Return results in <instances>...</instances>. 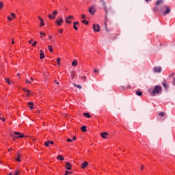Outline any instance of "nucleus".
Here are the masks:
<instances>
[{
	"mask_svg": "<svg viewBox=\"0 0 175 175\" xmlns=\"http://www.w3.org/2000/svg\"><path fill=\"white\" fill-rule=\"evenodd\" d=\"M81 18H83V19L85 18V14H82Z\"/></svg>",
	"mask_w": 175,
	"mask_h": 175,
	"instance_id": "nucleus-45",
	"label": "nucleus"
},
{
	"mask_svg": "<svg viewBox=\"0 0 175 175\" xmlns=\"http://www.w3.org/2000/svg\"><path fill=\"white\" fill-rule=\"evenodd\" d=\"M161 91H162V86L155 85L154 87L153 90H152V92L150 93V95L152 96H154L155 94H159V92H161Z\"/></svg>",
	"mask_w": 175,
	"mask_h": 175,
	"instance_id": "nucleus-1",
	"label": "nucleus"
},
{
	"mask_svg": "<svg viewBox=\"0 0 175 175\" xmlns=\"http://www.w3.org/2000/svg\"><path fill=\"white\" fill-rule=\"evenodd\" d=\"M83 116L86 117V118H91V115H90L88 113H83Z\"/></svg>",
	"mask_w": 175,
	"mask_h": 175,
	"instance_id": "nucleus-21",
	"label": "nucleus"
},
{
	"mask_svg": "<svg viewBox=\"0 0 175 175\" xmlns=\"http://www.w3.org/2000/svg\"><path fill=\"white\" fill-rule=\"evenodd\" d=\"M16 76H20V73H17Z\"/></svg>",
	"mask_w": 175,
	"mask_h": 175,
	"instance_id": "nucleus-59",
	"label": "nucleus"
},
{
	"mask_svg": "<svg viewBox=\"0 0 175 175\" xmlns=\"http://www.w3.org/2000/svg\"><path fill=\"white\" fill-rule=\"evenodd\" d=\"M81 131L83 132H86L87 131V126H82L81 128Z\"/></svg>",
	"mask_w": 175,
	"mask_h": 175,
	"instance_id": "nucleus-24",
	"label": "nucleus"
},
{
	"mask_svg": "<svg viewBox=\"0 0 175 175\" xmlns=\"http://www.w3.org/2000/svg\"><path fill=\"white\" fill-rule=\"evenodd\" d=\"M40 59H43V58H44V52L42 50L40 51Z\"/></svg>",
	"mask_w": 175,
	"mask_h": 175,
	"instance_id": "nucleus-15",
	"label": "nucleus"
},
{
	"mask_svg": "<svg viewBox=\"0 0 175 175\" xmlns=\"http://www.w3.org/2000/svg\"><path fill=\"white\" fill-rule=\"evenodd\" d=\"M57 65L60 66L61 65V58L59 57L57 59Z\"/></svg>",
	"mask_w": 175,
	"mask_h": 175,
	"instance_id": "nucleus-29",
	"label": "nucleus"
},
{
	"mask_svg": "<svg viewBox=\"0 0 175 175\" xmlns=\"http://www.w3.org/2000/svg\"><path fill=\"white\" fill-rule=\"evenodd\" d=\"M57 14H58V11L54 10L52 12V14L48 15V17L51 20H54V18H55Z\"/></svg>",
	"mask_w": 175,
	"mask_h": 175,
	"instance_id": "nucleus-2",
	"label": "nucleus"
},
{
	"mask_svg": "<svg viewBox=\"0 0 175 175\" xmlns=\"http://www.w3.org/2000/svg\"><path fill=\"white\" fill-rule=\"evenodd\" d=\"M81 80H83V81H85V80H87V77L85 76H83L81 77Z\"/></svg>",
	"mask_w": 175,
	"mask_h": 175,
	"instance_id": "nucleus-33",
	"label": "nucleus"
},
{
	"mask_svg": "<svg viewBox=\"0 0 175 175\" xmlns=\"http://www.w3.org/2000/svg\"><path fill=\"white\" fill-rule=\"evenodd\" d=\"M77 25H79V21L73 23V28L74 29H75V31H77L78 29V28L77 27Z\"/></svg>",
	"mask_w": 175,
	"mask_h": 175,
	"instance_id": "nucleus-16",
	"label": "nucleus"
},
{
	"mask_svg": "<svg viewBox=\"0 0 175 175\" xmlns=\"http://www.w3.org/2000/svg\"><path fill=\"white\" fill-rule=\"evenodd\" d=\"M89 13H90V14H95V8H94V7H90L89 8Z\"/></svg>",
	"mask_w": 175,
	"mask_h": 175,
	"instance_id": "nucleus-10",
	"label": "nucleus"
},
{
	"mask_svg": "<svg viewBox=\"0 0 175 175\" xmlns=\"http://www.w3.org/2000/svg\"><path fill=\"white\" fill-rule=\"evenodd\" d=\"M109 133L107 132H103L102 133H100V136L101 137H103V139H106V136H108Z\"/></svg>",
	"mask_w": 175,
	"mask_h": 175,
	"instance_id": "nucleus-12",
	"label": "nucleus"
},
{
	"mask_svg": "<svg viewBox=\"0 0 175 175\" xmlns=\"http://www.w3.org/2000/svg\"><path fill=\"white\" fill-rule=\"evenodd\" d=\"M55 23L56 24H57V25L61 26L62 25V23H64V19L62 18H60V19L57 20Z\"/></svg>",
	"mask_w": 175,
	"mask_h": 175,
	"instance_id": "nucleus-7",
	"label": "nucleus"
},
{
	"mask_svg": "<svg viewBox=\"0 0 175 175\" xmlns=\"http://www.w3.org/2000/svg\"><path fill=\"white\" fill-rule=\"evenodd\" d=\"M146 1V2H148V0H145Z\"/></svg>",
	"mask_w": 175,
	"mask_h": 175,
	"instance_id": "nucleus-63",
	"label": "nucleus"
},
{
	"mask_svg": "<svg viewBox=\"0 0 175 175\" xmlns=\"http://www.w3.org/2000/svg\"><path fill=\"white\" fill-rule=\"evenodd\" d=\"M68 174H72V172L65 171V174L64 175H68Z\"/></svg>",
	"mask_w": 175,
	"mask_h": 175,
	"instance_id": "nucleus-35",
	"label": "nucleus"
},
{
	"mask_svg": "<svg viewBox=\"0 0 175 175\" xmlns=\"http://www.w3.org/2000/svg\"><path fill=\"white\" fill-rule=\"evenodd\" d=\"M172 84H173V85H175V77H174V79H173Z\"/></svg>",
	"mask_w": 175,
	"mask_h": 175,
	"instance_id": "nucleus-44",
	"label": "nucleus"
},
{
	"mask_svg": "<svg viewBox=\"0 0 175 175\" xmlns=\"http://www.w3.org/2000/svg\"><path fill=\"white\" fill-rule=\"evenodd\" d=\"M81 22L83 23V24H85V25H88V21L85 20H83Z\"/></svg>",
	"mask_w": 175,
	"mask_h": 175,
	"instance_id": "nucleus-32",
	"label": "nucleus"
},
{
	"mask_svg": "<svg viewBox=\"0 0 175 175\" xmlns=\"http://www.w3.org/2000/svg\"><path fill=\"white\" fill-rule=\"evenodd\" d=\"M8 175H13V174H12V172H10Z\"/></svg>",
	"mask_w": 175,
	"mask_h": 175,
	"instance_id": "nucleus-61",
	"label": "nucleus"
},
{
	"mask_svg": "<svg viewBox=\"0 0 175 175\" xmlns=\"http://www.w3.org/2000/svg\"><path fill=\"white\" fill-rule=\"evenodd\" d=\"M70 75H71V79L72 80H73V79H75V72L71 71Z\"/></svg>",
	"mask_w": 175,
	"mask_h": 175,
	"instance_id": "nucleus-28",
	"label": "nucleus"
},
{
	"mask_svg": "<svg viewBox=\"0 0 175 175\" xmlns=\"http://www.w3.org/2000/svg\"><path fill=\"white\" fill-rule=\"evenodd\" d=\"M12 44H14V39L12 38Z\"/></svg>",
	"mask_w": 175,
	"mask_h": 175,
	"instance_id": "nucleus-52",
	"label": "nucleus"
},
{
	"mask_svg": "<svg viewBox=\"0 0 175 175\" xmlns=\"http://www.w3.org/2000/svg\"><path fill=\"white\" fill-rule=\"evenodd\" d=\"M11 16H12V17H16V15L14 13H12Z\"/></svg>",
	"mask_w": 175,
	"mask_h": 175,
	"instance_id": "nucleus-48",
	"label": "nucleus"
},
{
	"mask_svg": "<svg viewBox=\"0 0 175 175\" xmlns=\"http://www.w3.org/2000/svg\"><path fill=\"white\" fill-rule=\"evenodd\" d=\"M31 81H33V78H31Z\"/></svg>",
	"mask_w": 175,
	"mask_h": 175,
	"instance_id": "nucleus-60",
	"label": "nucleus"
},
{
	"mask_svg": "<svg viewBox=\"0 0 175 175\" xmlns=\"http://www.w3.org/2000/svg\"><path fill=\"white\" fill-rule=\"evenodd\" d=\"M54 81H55V83H56L57 84V85H59V82H57L56 80H55Z\"/></svg>",
	"mask_w": 175,
	"mask_h": 175,
	"instance_id": "nucleus-53",
	"label": "nucleus"
},
{
	"mask_svg": "<svg viewBox=\"0 0 175 175\" xmlns=\"http://www.w3.org/2000/svg\"><path fill=\"white\" fill-rule=\"evenodd\" d=\"M159 116H160V117H163V116H165V113H163V112H160V113H159Z\"/></svg>",
	"mask_w": 175,
	"mask_h": 175,
	"instance_id": "nucleus-34",
	"label": "nucleus"
},
{
	"mask_svg": "<svg viewBox=\"0 0 175 175\" xmlns=\"http://www.w3.org/2000/svg\"><path fill=\"white\" fill-rule=\"evenodd\" d=\"M88 166V162L85 161L84 163H82L81 165V168L82 169H85Z\"/></svg>",
	"mask_w": 175,
	"mask_h": 175,
	"instance_id": "nucleus-14",
	"label": "nucleus"
},
{
	"mask_svg": "<svg viewBox=\"0 0 175 175\" xmlns=\"http://www.w3.org/2000/svg\"><path fill=\"white\" fill-rule=\"evenodd\" d=\"M16 161H17L18 162H21V156H20V154L17 155V158L16 159Z\"/></svg>",
	"mask_w": 175,
	"mask_h": 175,
	"instance_id": "nucleus-22",
	"label": "nucleus"
},
{
	"mask_svg": "<svg viewBox=\"0 0 175 175\" xmlns=\"http://www.w3.org/2000/svg\"><path fill=\"white\" fill-rule=\"evenodd\" d=\"M40 35H42V36H46V33H43V32H40Z\"/></svg>",
	"mask_w": 175,
	"mask_h": 175,
	"instance_id": "nucleus-43",
	"label": "nucleus"
},
{
	"mask_svg": "<svg viewBox=\"0 0 175 175\" xmlns=\"http://www.w3.org/2000/svg\"><path fill=\"white\" fill-rule=\"evenodd\" d=\"M38 18L40 21V27H43L44 25V21L40 16H38Z\"/></svg>",
	"mask_w": 175,
	"mask_h": 175,
	"instance_id": "nucleus-11",
	"label": "nucleus"
},
{
	"mask_svg": "<svg viewBox=\"0 0 175 175\" xmlns=\"http://www.w3.org/2000/svg\"><path fill=\"white\" fill-rule=\"evenodd\" d=\"M174 72H172L171 75H170V76H172V77H173V76H174Z\"/></svg>",
	"mask_w": 175,
	"mask_h": 175,
	"instance_id": "nucleus-55",
	"label": "nucleus"
},
{
	"mask_svg": "<svg viewBox=\"0 0 175 175\" xmlns=\"http://www.w3.org/2000/svg\"><path fill=\"white\" fill-rule=\"evenodd\" d=\"M143 167H144V165H142V167H141V170H143Z\"/></svg>",
	"mask_w": 175,
	"mask_h": 175,
	"instance_id": "nucleus-57",
	"label": "nucleus"
},
{
	"mask_svg": "<svg viewBox=\"0 0 175 175\" xmlns=\"http://www.w3.org/2000/svg\"><path fill=\"white\" fill-rule=\"evenodd\" d=\"M26 83H29V84H31V81L28 79H26Z\"/></svg>",
	"mask_w": 175,
	"mask_h": 175,
	"instance_id": "nucleus-46",
	"label": "nucleus"
},
{
	"mask_svg": "<svg viewBox=\"0 0 175 175\" xmlns=\"http://www.w3.org/2000/svg\"><path fill=\"white\" fill-rule=\"evenodd\" d=\"M59 32L60 33H62L64 32V29H60L59 30Z\"/></svg>",
	"mask_w": 175,
	"mask_h": 175,
	"instance_id": "nucleus-40",
	"label": "nucleus"
},
{
	"mask_svg": "<svg viewBox=\"0 0 175 175\" xmlns=\"http://www.w3.org/2000/svg\"><path fill=\"white\" fill-rule=\"evenodd\" d=\"M0 120L1 121H3V122H5V118H3V117H0Z\"/></svg>",
	"mask_w": 175,
	"mask_h": 175,
	"instance_id": "nucleus-39",
	"label": "nucleus"
},
{
	"mask_svg": "<svg viewBox=\"0 0 175 175\" xmlns=\"http://www.w3.org/2000/svg\"><path fill=\"white\" fill-rule=\"evenodd\" d=\"M8 20H10V21H12V18L10 16L7 17Z\"/></svg>",
	"mask_w": 175,
	"mask_h": 175,
	"instance_id": "nucleus-41",
	"label": "nucleus"
},
{
	"mask_svg": "<svg viewBox=\"0 0 175 175\" xmlns=\"http://www.w3.org/2000/svg\"><path fill=\"white\" fill-rule=\"evenodd\" d=\"M72 65L73 66H77V62L76 59H74L73 62H72Z\"/></svg>",
	"mask_w": 175,
	"mask_h": 175,
	"instance_id": "nucleus-25",
	"label": "nucleus"
},
{
	"mask_svg": "<svg viewBox=\"0 0 175 175\" xmlns=\"http://www.w3.org/2000/svg\"><path fill=\"white\" fill-rule=\"evenodd\" d=\"M18 173H20V171H16V172H15V175H18Z\"/></svg>",
	"mask_w": 175,
	"mask_h": 175,
	"instance_id": "nucleus-47",
	"label": "nucleus"
},
{
	"mask_svg": "<svg viewBox=\"0 0 175 175\" xmlns=\"http://www.w3.org/2000/svg\"><path fill=\"white\" fill-rule=\"evenodd\" d=\"M27 96H29V93H27Z\"/></svg>",
	"mask_w": 175,
	"mask_h": 175,
	"instance_id": "nucleus-58",
	"label": "nucleus"
},
{
	"mask_svg": "<svg viewBox=\"0 0 175 175\" xmlns=\"http://www.w3.org/2000/svg\"><path fill=\"white\" fill-rule=\"evenodd\" d=\"M162 2H163V0H158V1L156 2L157 6H158L159 5H161V3H162Z\"/></svg>",
	"mask_w": 175,
	"mask_h": 175,
	"instance_id": "nucleus-26",
	"label": "nucleus"
},
{
	"mask_svg": "<svg viewBox=\"0 0 175 175\" xmlns=\"http://www.w3.org/2000/svg\"><path fill=\"white\" fill-rule=\"evenodd\" d=\"M26 92H27V94H29L30 91L29 90H26Z\"/></svg>",
	"mask_w": 175,
	"mask_h": 175,
	"instance_id": "nucleus-56",
	"label": "nucleus"
},
{
	"mask_svg": "<svg viewBox=\"0 0 175 175\" xmlns=\"http://www.w3.org/2000/svg\"><path fill=\"white\" fill-rule=\"evenodd\" d=\"M5 80L7 84H9V85L11 84L10 79L9 78H5Z\"/></svg>",
	"mask_w": 175,
	"mask_h": 175,
	"instance_id": "nucleus-27",
	"label": "nucleus"
},
{
	"mask_svg": "<svg viewBox=\"0 0 175 175\" xmlns=\"http://www.w3.org/2000/svg\"><path fill=\"white\" fill-rule=\"evenodd\" d=\"M57 159H59V161H64L65 160V159L64 158V157H62V155L57 156Z\"/></svg>",
	"mask_w": 175,
	"mask_h": 175,
	"instance_id": "nucleus-20",
	"label": "nucleus"
},
{
	"mask_svg": "<svg viewBox=\"0 0 175 175\" xmlns=\"http://www.w3.org/2000/svg\"><path fill=\"white\" fill-rule=\"evenodd\" d=\"M136 95H137L138 96H142V95H143V92H141L140 90H137L136 92Z\"/></svg>",
	"mask_w": 175,
	"mask_h": 175,
	"instance_id": "nucleus-19",
	"label": "nucleus"
},
{
	"mask_svg": "<svg viewBox=\"0 0 175 175\" xmlns=\"http://www.w3.org/2000/svg\"><path fill=\"white\" fill-rule=\"evenodd\" d=\"M163 87H164V88H165V90H167V84H166V82H164V83H163Z\"/></svg>",
	"mask_w": 175,
	"mask_h": 175,
	"instance_id": "nucleus-31",
	"label": "nucleus"
},
{
	"mask_svg": "<svg viewBox=\"0 0 175 175\" xmlns=\"http://www.w3.org/2000/svg\"><path fill=\"white\" fill-rule=\"evenodd\" d=\"M165 12H163L164 16L166 14H169V13H170L171 10H170V8H169V6H165Z\"/></svg>",
	"mask_w": 175,
	"mask_h": 175,
	"instance_id": "nucleus-9",
	"label": "nucleus"
},
{
	"mask_svg": "<svg viewBox=\"0 0 175 175\" xmlns=\"http://www.w3.org/2000/svg\"><path fill=\"white\" fill-rule=\"evenodd\" d=\"M33 105H34V104H33V103H32V102L28 103V106H29V109H34Z\"/></svg>",
	"mask_w": 175,
	"mask_h": 175,
	"instance_id": "nucleus-17",
	"label": "nucleus"
},
{
	"mask_svg": "<svg viewBox=\"0 0 175 175\" xmlns=\"http://www.w3.org/2000/svg\"><path fill=\"white\" fill-rule=\"evenodd\" d=\"M73 85L75 87H77V88H78L79 90H81V88H83V86H81V85H77L76 83H73Z\"/></svg>",
	"mask_w": 175,
	"mask_h": 175,
	"instance_id": "nucleus-18",
	"label": "nucleus"
},
{
	"mask_svg": "<svg viewBox=\"0 0 175 175\" xmlns=\"http://www.w3.org/2000/svg\"><path fill=\"white\" fill-rule=\"evenodd\" d=\"M153 70L155 73H161V72H162V67H154L153 68Z\"/></svg>",
	"mask_w": 175,
	"mask_h": 175,
	"instance_id": "nucleus-5",
	"label": "nucleus"
},
{
	"mask_svg": "<svg viewBox=\"0 0 175 175\" xmlns=\"http://www.w3.org/2000/svg\"><path fill=\"white\" fill-rule=\"evenodd\" d=\"M11 136H12V137H16V138H21V139H22L23 137H24V134H21V133H20V132L15 131V132H14V135H13L11 134Z\"/></svg>",
	"mask_w": 175,
	"mask_h": 175,
	"instance_id": "nucleus-3",
	"label": "nucleus"
},
{
	"mask_svg": "<svg viewBox=\"0 0 175 175\" xmlns=\"http://www.w3.org/2000/svg\"><path fill=\"white\" fill-rule=\"evenodd\" d=\"M3 8V2H0V9H2Z\"/></svg>",
	"mask_w": 175,
	"mask_h": 175,
	"instance_id": "nucleus-38",
	"label": "nucleus"
},
{
	"mask_svg": "<svg viewBox=\"0 0 175 175\" xmlns=\"http://www.w3.org/2000/svg\"><path fill=\"white\" fill-rule=\"evenodd\" d=\"M23 91H25V92H27V90H26V89H23Z\"/></svg>",
	"mask_w": 175,
	"mask_h": 175,
	"instance_id": "nucleus-62",
	"label": "nucleus"
},
{
	"mask_svg": "<svg viewBox=\"0 0 175 175\" xmlns=\"http://www.w3.org/2000/svg\"><path fill=\"white\" fill-rule=\"evenodd\" d=\"M66 168L67 169V170H72V165L69 162L66 163Z\"/></svg>",
	"mask_w": 175,
	"mask_h": 175,
	"instance_id": "nucleus-8",
	"label": "nucleus"
},
{
	"mask_svg": "<svg viewBox=\"0 0 175 175\" xmlns=\"http://www.w3.org/2000/svg\"><path fill=\"white\" fill-rule=\"evenodd\" d=\"M76 136H74L73 137H72V140H76Z\"/></svg>",
	"mask_w": 175,
	"mask_h": 175,
	"instance_id": "nucleus-54",
	"label": "nucleus"
},
{
	"mask_svg": "<svg viewBox=\"0 0 175 175\" xmlns=\"http://www.w3.org/2000/svg\"><path fill=\"white\" fill-rule=\"evenodd\" d=\"M48 48H49V51H50V53H53V46L49 45Z\"/></svg>",
	"mask_w": 175,
	"mask_h": 175,
	"instance_id": "nucleus-30",
	"label": "nucleus"
},
{
	"mask_svg": "<svg viewBox=\"0 0 175 175\" xmlns=\"http://www.w3.org/2000/svg\"><path fill=\"white\" fill-rule=\"evenodd\" d=\"M36 44H38V42L34 41L33 43L32 44V46H33V47H36Z\"/></svg>",
	"mask_w": 175,
	"mask_h": 175,
	"instance_id": "nucleus-36",
	"label": "nucleus"
},
{
	"mask_svg": "<svg viewBox=\"0 0 175 175\" xmlns=\"http://www.w3.org/2000/svg\"><path fill=\"white\" fill-rule=\"evenodd\" d=\"M73 16H72V15H70V16H69L68 17H66V18H65V21H66V23H67V24H72V21H70V20H73Z\"/></svg>",
	"mask_w": 175,
	"mask_h": 175,
	"instance_id": "nucleus-4",
	"label": "nucleus"
},
{
	"mask_svg": "<svg viewBox=\"0 0 175 175\" xmlns=\"http://www.w3.org/2000/svg\"><path fill=\"white\" fill-rule=\"evenodd\" d=\"M32 42H33V39H31L30 41H29V44H32Z\"/></svg>",
	"mask_w": 175,
	"mask_h": 175,
	"instance_id": "nucleus-42",
	"label": "nucleus"
},
{
	"mask_svg": "<svg viewBox=\"0 0 175 175\" xmlns=\"http://www.w3.org/2000/svg\"><path fill=\"white\" fill-rule=\"evenodd\" d=\"M50 144H54V142L48 141V142H44V146H46V147H49V146H50Z\"/></svg>",
	"mask_w": 175,
	"mask_h": 175,
	"instance_id": "nucleus-13",
	"label": "nucleus"
},
{
	"mask_svg": "<svg viewBox=\"0 0 175 175\" xmlns=\"http://www.w3.org/2000/svg\"><path fill=\"white\" fill-rule=\"evenodd\" d=\"M67 142H68V143H70V142H73V139L68 138V139H67Z\"/></svg>",
	"mask_w": 175,
	"mask_h": 175,
	"instance_id": "nucleus-37",
	"label": "nucleus"
},
{
	"mask_svg": "<svg viewBox=\"0 0 175 175\" xmlns=\"http://www.w3.org/2000/svg\"><path fill=\"white\" fill-rule=\"evenodd\" d=\"M49 39H53V36H49Z\"/></svg>",
	"mask_w": 175,
	"mask_h": 175,
	"instance_id": "nucleus-51",
	"label": "nucleus"
},
{
	"mask_svg": "<svg viewBox=\"0 0 175 175\" xmlns=\"http://www.w3.org/2000/svg\"><path fill=\"white\" fill-rule=\"evenodd\" d=\"M100 1L103 3V5L104 6L105 10H106L107 7H106V2L105 1V0H100Z\"/></svg>",
	"mask_w": 175,
	"mask_h": 175,
	"instance_id": "nucleus-23",
	"label": "nucleus"
},
{
	"mask_svg": "<svg viewBox=\"0 0 175 175\" xmlns=\"http://www.w3.org/2000/svg\"><path fill=\"white\" fill-rule=\"evenodd\" d=\"M105 27H106V31H107V32H109V29L107 28V25H106Z\"/></svg>",
	"mask_w": 175,
	"mask_h": 175,
	"instance_id": "nucleus-50",
	"label": "nucleus"
},
{
	"mask_svg": "<svg viewBox=\"0 0 175 175\" xmlns=\"http://www.w3.org/2000/svg\"><path fill=\"white\" fill-rule=\"evenodd\" d=\"M94 72H97L98 73H99V70L94 69Z\"/></svg>",
	"mask_w": 175,
	"mask_h": 175,
	"instance_id": "nucleus-49",
	"label": "nucleus"
},
{
	"mask_svg": "<svg viewBox=\"0 0 175 175\" xmlns=\"http://www.w3.org/2000/svg\"><path fill=\"white\" fill-rule=\"evenodd\" d=\"M93 29L95 32H99L100 31V27L99 25H93Z\"/></svg>",
	"mask_w": 175,
	"mask_h": 175,
	"instance_id": "nucleus-6",
	"label": "nucleus"
}]
</instances>
